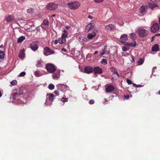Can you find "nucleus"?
<instances>
[{
	"label": "nucleus",
	"instance_id": "obj_1",
	"mask_svg": "<svg viewBox=\"0 0 160 160\" xmlns=\"http://www.w3.org/2000/svg\"><path fill=\"white\" fill-rule=\"evenodd\" d=\"M68 7L71 9L75 10L78 9L80 6V4L77 1H75L67 4Z\"/></svg>",
	"mask_w": 160,
	"mask_h": 160
},
{
	"label": "nucleus",
	"instance_id": "obj_2",
	"mask_svg": "<svg viewBox=\"0 0 160 160\" xmlns=\"http://www.w3.org/2000/svg\"><path fill=\"white\" fill-rule=\"evenodd\" d=\"M46 68L47 71L50 73L54 72L56 69V68L54 64L50 63L47 64L46 66Z\"/></svg>",
	"mask_w": 160,
	"mask_h": 160
},
{
	"label": "nucleus",
	"instance_id": "obj_3",
	"mask_svg": "<svg viewBox=\"0 0 160 160\" xmlns=\"http://www.w3.org/2000/svg\"><path fill=\"white\" fill-rule=\"evenodd\" d=\"M95 21L94 20H92L89 24L87 25L85 30V32H88L94 27L95 25Z\"/></svg>",
	"mask_w": 160,
	"mask_h": 160
},
{
	"label": "nucleus",
	"instance_id": "obj_4",
	"mask_svg": "<svg viewBox=\"0 0 160 160\" xmlns=\"http://www.w3.org/2000/svg\"><path fill=\"white\" fill-rule=\"evenodd\" d=\"M149 34V32L145 29H140L139 30L138 34L141 37H144L147 36Z\"/></svg>",
	"mask_w": 160,
	"mask_h": 160
},
{
	"label": "nucleus",
	"instance_id": "obj_5",
	"mask_svg": "<svg viewBox=\"0 0 160 160\" xmlns=\"http://www.w3.org/2000/svg\"><path fill=\"white\" fill-rule=\"evenodd\" d=\"M43 53L45 56H48L50 54L54 53V51L51 50L49 47H46L44 48Z\"/></svg>",
	"mask_w": 160,
	"mask_h": 160
},
{
	"label": "nucleus",
	"instance_id": "obj_6",
	"mask_svg": "<svg viewBox=\"0 0 160 160\" xmlns=\"http://www.w3.org/2000/svg\"><path fill=\"white\" fill-rule=\"evenodd\" d=\"M159 29V26L157 23H153L151 27V32H156L158 31Z\"/></svg>",
	"mask_w": 160,
	"mask_h": 160
},
{
	"label": "nucleus",
	"instance_id": "obj_7",
	"mask_svg": "<svg viewBox=\"0 0 160 160\" xmlns=\"http://www.w3.org/2000/svg\"><path fill=\"white\" fill-rule=\"evenodd\" d=\"M57 6L58 5L54 3H49L47 5V8L48 9L54 11L58 8Z\"/></svg>",
	"mask_w": 160,
	"mask_h": 160
},
{
	"label": "nucleus",
	"instance_id": "obj_8",
	"mask_svg": "<svg viewBox=\"0 0 160 160\" xmlns=\"http://www.w3.org/2000/svg\"><path fill=\"white\" fill-rule=\"evenodd\" d=\"M30 47L32 50L34 51H36L38 50V47L37 43L36 42H33L30 45Z\"/></svg>",
	"mask_w": 160,
	"mask_h": 160
},
{
	"label": "nucleus",
	"instance_id": "obj_9",
	"mask_svg": "<svg viewBox=\"0 0 160 160\" xmlns=\"http://www.w3.org/2000/svg\"><path fill=\"white\" fill-rule=\"evenodd\" d=\"M128 36L127 34H124L121 36L120 37V41L124 45H125V43H126V41L128 39Z\"/></svg>",
	"mask_w": 160,
	"mask_h": 160
},
{
	"label": "nucleus",
	"instance_id": "obj_10",
	"mask_svg": "<svg viewBox=\"0 0 160 160\" xmlns=\"http://www.w3.org/2000/svg\"><path fill=\"white\" fill-rule=\"evenodd\" d=\"M93 68L90 66H87L85 68L84 72L86 73L89 74L92 73L93 71Z\"/></svg>",
	"mask_w": 160,
	"mask_h": 160
},
{
	"label": "nucleus",
	"instance_id": "obj_11",
	"mask_svg": "<svg viewBox=\"0 0 160 160\" xmlns=\"http://www.w3.org/2000/svg\"><path fill=\"white\" fill-rule=\"evenodd\" d=\"M115 89V88L113 85H109L106 87L105 91L107 93H109L114 90Z\"/></svg>",
	"mask_w": 160,
	"mask_h": 160
},
{
	"label": "nucleus",
	"instance_id": "obj_12",
	"mask_svg": "<svg viewBox=\"0 0 160 160\" xmlns=\"http://www.w3.org/2000/svg\"><path fill=\"white\" fill-rule=\"evenodd\" d=\"M93 70L95 74L98 73L101 74L102 73V71L101 68H100L99 67H95L93 68Z\"/></svg>",
	"mask_w": 160,
	"mask_h": 160
},
{
	"label": "nucleus",
	"instance_id": "obj_13",
	"mask_svg": "<svg viewBox=\"0 0 160 160\" xmlns=\"http://www.w3.org/2000/svg\"><path fill=\"white\" fill-rule=\"evenodd\" d=\"M58 86H60L61 89L62 91H65L69 89V87L63 84H58Z\"/></svg>",
	"mask_w": 160,
	"mask_h": 160
},
{
	"label": "nucleus",
	"instance_id": "obj_14",
	"mask_svg": "<svg viewBox=\"0 0 160 160\" xmlns=\"http://www.w3.org/2000/svg\"><path fill=\"white\" fill-rule=\"evenodd\" d=\"M23 90L24 89L23 88H19L17 90V92L20 97V96L23 95Z\"/></svg>",
	"mask_w": 160,
	"mask_h": 160
},
{
	"label": "nucleus",
	"instance_id": "obj_15",
	"mask_svg": "<svg viewBox=\"0 0 160 160\" xmlns=\"http://www.w3.org/2000/svg\"><path fill=\"white\" fill-rule=\"evenodd\" d=\"M14 20L13 17L11 15H8L6 17V21L7 22H13Z\"/></svg>",
	"mask_w": 160,
	"mask_h": 160
},
{
	"label": "nucleus",
	"instance_id": "obj_16",
	"mask_svg": "<svg viewBox=\"0 0 160 160\" xmlns=\"http://www.w3.org/2000/svg\"><path fill=\"white\" fill-rule=\"evenodd\" d=\"M114 28L115 27L112 24H109L105 26V28L108 30H113Z\"/></svg>",
	"mask_w": 160,
	"mask_h": 160
},
{
	"label": "nucleus",
	"instance_id": "obj_17",
	"mask_svg": "<svg viewBox=\"0 0 160 160\" xmlns=\"http://www.w3.org/2000/svg\"><path fill=\"white\" fill-rule=\"evenodd\" d=\"M152 50L153 52H157L159 50V45L156 44L153 45L152 48Z\"/></svg>",
	"mask_w": 160,
	"mask_h": 160
},
{
	"label": "nucleus",
	"instance_id": "obj_18",
	"mask_svg": "<svg viewBox=\"0 0 160 160\" xmlns=\"http://www.w3.org/2000/svg\"><path fill=\"white\" fill-rule=\"evenodd\" d=\"M58 41L60 44H64L66 42V39L65 38L62 37L61 38H59Z\"/></svg>",
	"mask_w": 160,
	"mask_h": 160
},
{
	"label": "nucleus",
	"instance_id": "obj_19",
	"mask_svg": "<svg viewBox=\"0 0 160 160\" xmlns=\"http://www.w3.org/2000/svg\"><path fill=\"white\" fill-rule=\"evenodd\" d=\"M60 72L56 71L53 74L52 78L54 79H57L59 77Z\"/></svg>",
	"mask_w": 160,
	"mask_h": 160
},
{
	"label": "nucleus",
	"instance_id": "obj_20",
	"mask_svg": "<svg viewBox=\"0 0 160 160\" xmlns=\"http://www.w3.org/2000/svg\"><path fill=\"white\" fill-rule=\"evenodd\" d=\"M110 68L111 70V71L112 72L114 73H115L117 75L118 77H119V75L118 74V72L115 67H113L112 68Z\"/></svg>",
	"mask_w": 160,
	"mask_h": 160
},
{
	"label": "nucleus",
	"instance_id": "obj_21",
	"mask_svg": "<svg viewBox=\"0 0 160 160\" xmlns=\"http://www.w3.org/2000/svg\"><path fill=\"white\" fill-rule=\"evenodd\" d=\"M125 45L128 46H129L130 47H134L136 46V42L135 41H134L133 43L131 42H126V43H125Z\"/></svg>",
	"mask_w": 160,
	"mask_h": 160
},
{
	"label": "nucleus",
	"instance_id": "obj_22",
	"mask_svg": "<svg viewBox=\"0 0 160 160\" xmlns=\"http://www.w3.org/2000/svg\"><path fill=\"white\" fill-rule=\"evenodd\" d=\"M11 95L12 96V98L14 99H19L20 97L17 92L12 93Z\"/></svg>",
	"mask_w": 160,
	"mask_h": 160
},
{
	"label": "nucleus",
	"instance_id": "obj_23",
	"mask_svg": "<svg viewBox=\"0 0 160 160\" xmlns=\"http://www.w3.org/2000/svg\"><path fill=\"white\" fill-rule=\"evenodd\" d=\"M96 35L95 32H94L93 33H90L88 34L87 36V37L89 39L92 38Z\"/></svg>",
	"mask_w": 160,
	"mask_h": 160
},
{
	"label": "nucleus",
	"instance_id": "obj_24",
	"mask_svg": "<svg viewBox=\"0 0 160 160\" xmlns=\"http://www.w3.org/2000/svg\"><path fill=\"white\" fill-rule=\"evenodd\" d=\"M24 50L23 49H22L20 50L19 53V57L20 58H23L24 56Z\"/></svg>",
	"mask_w": 160,
	"mask_h": 160
},
{
	"label": "nucleus",
	"instance_id": "obj_25",
	"mask_svg": "<svg viewBox=\"0 0 160 160\" xmlns=\"http://www.w3.org/2000/svg\"><path fill=\"white\" fill-rule=\"evenodd\" d=\"M25 39V37L24 36H21L18 38L17 42L18 43H21Z\"/></svg>",
	"mask_w": 160,
	"mask_h": 160
},
{
	"label": "nucleus",
	"instance_id": "obj_26",
	"mask_svg": "<svg viewBox=\"0 0 160 160\" xmlns=\"http://www.w3.org/2000/svg\"><path fill=\"white\" fill-rule=\"evenodd\" d=\"M34 74L36 77H37L42 76V73L39 70H38L36 71V72H35Z\"/></svg>",
	"mask_w": 160,
	"mask_h": 160
},
{
	"label": "nucleus",
	"instance_id": "obj_27",
	"mask_svg": "<svg viewBox=\"0 0 160 160\" xmlns=\"http://www.w3.org/2000/svg\"><path fill=\"white\" fill-rule=\"evenodd\" d=\"M68 31L66 30L63 31V32L62 33V37L66 38L67 37Z\"/></svg>",
	"mask_w": 160,
	"mask_h": 160
},
{
	"label": "nucleus",
	"instance_id": "obj_28",
	"mask_svg": "<svg viewBox=\"0 0 160 160\" xmlns=\"http://www.w3.org/2000/svg\"><path fill=\"white\" fill-rule=\"evenodd\" d=\"M47 95H49V97H48V99L51 101H53L54 99V96L51 93V94H47Z\"/></svg>",
	"mask_w": 160,
	"mask_h": 160
},
{
	"label": "nucleus",
	"instance_id": "obj_29",
	"mask_svg": "<svg viewBox=\"0 0 160 160\" xmlns=\"http://www.w3.org/2000/svg\"><path fill=\"white\" fill-rule=\"evenodd\" d=\"M143 62L144 61L141 58H140L138 61L137 62L138 65H140L143 64Z\"/></svg>",
	"mask_w": 160,
	"mask_h": 160
},
{
	"label": "nucleus",
	"instance_id": "obj_30",
	"mask_svg": "<svg viewBox=\"0 0 160 160\" xmlns=\"http://www.w3.org/2000/svg\"><path fill=\"white\" fill-rule=\"evenodd\" d=\"M146 7H145L144 6H142L141 8V13H143L144 12L146 11Z\"/></svg>",
	"mask_w": 160,
	"mask_h": 160
},
{
	"label": "nucleus",
	"instance_id": "obj_31",
	"mask_svg": "<svg viewBox=\"0 0 160 160\" xmlns=\"http://www.w3.org/2000/svg\"><path fill=\"white\" fill-rule=\"evenodd\" d=\"M4 53L2 51H0V58L2 59L4 58Z\"/></svg>",
	"mask_w": 160,
	"mask_h": 160
},
{
	"label": "nucleus",
	"instance_id": "obj_32",
	"mask_svg": "<svg viewBox=\"0 0 160 160\" xmlns=\"http://www.w3.org/2000/svg\"><path fill=\"white\" fill-rule=\"evenodd\" d=\"M48 88L50 90H52L54 88V86L52 84H50L48 85Z\"/></svg>",
	"mask_w": 160,
	"mask_h": 160
},
{
	"label": "nucleus",
	"instance_id": "obj_33",
	"mask_svg": "<svg viewBox=\"0 0 160 160\" xmlns=\"http://www.w3.org/2000/svg\"><path fill=\"white\" fill-rule=\"evenodd\" d=\"M48 20L46 19L44 20L43 21V24L46 26L48 25Z\"/></svg>",
	"mask_w": 160,
	"mask_h": 160
},
{
	"label": "nucleus",
	"instance_id": "obj_34",
	"mask_svg": "<svg viewBox=\"0 0 160 160\" xmlns=\"http://www.w3.org/2000/svg\"><path fill=\"white\" fill-rule=\"evenodd\" d=\"M101 62L103 64L106 65L107 63V60L106 59H102Z\"/></svg>",
	"mask_w": 160,
	"mask_h": 160
},
{
	"label": "nucleus",
	"instance_id": "obj_35",
	"mask_svg": "<svg viewBox=\"0 0 160 160\" xmlns=\"http://www.w3.org/2000/svg\"><path fill=\"white\" fill-rule=\"evenodd\" d=\"M150 7H151V8L152 9L156 7H158V5L156 4L151 3V4L150 5Z\"/></svg>",
	"mask_w": 160,
	"mask_h": 160
},
{
	"label": "nucleus",
	"instance_id": "obj_36",
	"mask_svg": "<svg viewBox=\"0 0 160 160\" xmlns=\"http://www.w3.org/2000/svg\"><path fill=\"white\" fill-rule=\"evenodd\" d=\"M17 84V82L16 80H13L11 82V84L12 85H15Z\"/></svg>",
	"mask_w": 160,
	"mask_h": 160
},
{
	"label": "nucleus",
	"instance_id": "obj_37",
	"mask_svg": "<svg viewBox=\"0 0 160 160\" xmlns=\"http://www.w3.org/2000/svg\"><path fill=\"white\" fill-rule=\"evenodd\" d=\"M37 66L38 67H43V64L40 62H38L37 64Z\"/></svg>",
	"mask_w": 160,
	"mask_h": 160
},
{
	"label": "nucleus",
	"instance_id": "obj_38",
	"mask_svg": "<svg viewBox=\"0 0 160 160\" xmlns=\"http://www.w3.org/2000/svg\"><path fill=\"white\" fill-rule=\"evenodd\" d=\"M130 38L133 39H134L136 38V34L133 33H131L130 35Z\"/></svg>",
	"mask_w": 160,
	"mask_h": 160
},
{
	"label": "nucleus",
	"instance_id": "obj_39",
	"mask_svg": "<svg viewBox=\"0 0 160 160\" xmlns=\"http://www.w3.org/2000/svg\"><path fill=\"white\" fill-rule=\"evenodd\" d=\"M61 100L62 102H65L68 101V99L65 98H61Z\"/></svg>",
	"mask_w": 160,
	"mask_h": 160
},
{
	"label": "nucleus",
	"instance_id": "obj_40",
	"mask_svg": "<svg viewBox=\"0 0 160 160\" xmlns=\"http://www.w3.org/2000/svg\"><path fill=\"white\" fill-rule=\"evenodd\" d=\"M122 49L123 51L125 52L128 50L129 48H127L126 46H124L122 47Z\"/></svg>",
	"mask_w": 160,
	"mask_h": 160
},
{
	"label": "nucleus",
	"instance_id": "obj_41",
	"mask_svg": "<svg viewBox=\"0 0 160 160\" xmlns=\"http://www.w3.org/2000/svg\"><path fill=\"white\" fill-rule=\"evenodd\" d=\"M26 74V73L25 72H23L20 73L19 76L20 77H23L25 76Z\"/></svg>",
	"mask_w": 160,
	"mask_h": 160
},
{
	"label": "nucleus",
	"instance_id": "obj_42",
	"mask_svg": "<svg viewBox=\"0 0 160 160\" xmlns=\"http://www.w3.org/2000/svg\"><path fill=\"white\" fill-rule=\"evenodd\" d=\"M33 11V10L32 9H29L27 10V12L29 13H31Z\"/></svg>",
	"mask_w": 160,
	"mask_h": 160
},
{
	"label": "nucleus",
	"instance_id": "obj_43",
	"mask_svg": "<svg viewBox=\"0 0 160 160\" xmlns=\"http://www.w3.org/2000/svg\"><path fill=\"white\" fill-rule=\"evenodd\" d=\"M105 53V50H104L103 49L100 52V55H104Z\"/></svg>",
	"mask_w": 160,
	"mask_h": 160
},
{
	"label": "nucleus",
	"instance_id": "obj_44",
	"mask_svg": "<svg viewBox=\"0 0 160 160\" xmlns=\"http://www.w3.org/2000/svg\"><path fill=\"white\" fill-rule=\"evenodd\" d=\"M94 101L93 99H92L90 100L89 102V103L90 104H94Z\"/></svg>",
	"mask_w": 160,
	"mask_h": 160
},
{
	"label": "nucleus",
	"instance_id": "obj_45",
	"mask_svg": "<svg viewBox=\"0 0 160 160\" xmlns=\"http://www.w3.org/2000/svg\"><path fill=\"white\" fill-rule=\"evenodd\" d=\"M127 82L128 84H131L132 83V82L129 79H127Z\"/></svg>",
	"mask_w": 160,
	"mask_h": 160
},
{
	"label": "nucleus",
	"instance_id": "obj_46",
	"mask_svg": "<svg viewBox=\"0 0 160 160\" xmlns=\"http://www.w3.org/2000/svg\"><path fill=\"white\" fill-rule=\"evenodd\" d=\"M129 98V96L128 95H125L124 96V98L126 99H128Z\"/></svg>",
	"mask_w": 160,
	"mask_h": 160
},
{
	"label": "nucleus",
	"instance_id": "obj_47",
	"mask_svg": "<svg viewBox=\"0 0 160 160\" xmlns=\"http://www.w3.org/2000/svg\"><path fill=\"white\" fill-rule=\"evenodd\" d=\"M132 62H135V58L133 56H132Z\"/></svg>",
	"mask_w": 160,
	"mask_h": 160
},
{
	"label": "nucleus",
	"instance_id": "obj_48",
	"mask_svg": "<svg viewBox=\"0 0 160 160\" xmlns=\"http://www.w3.org/2000/svg\"><path fill=\"white\" fill-rule=\"evenodd\" d=\"M54 93L55 94H56L57 96H58L59 95V92L57 90L55 91L54 92Z\"/></svg>",
	"mask_w": 160,
	"mask_h": 160
},
{
	"label": "nucleus",
	"instance_id": "obj_49",
	"mask_svg": "<svg viewBox=\"0 0 160 160\" xmlns=\"http://www.w3.org/2000/svg\"><path fill=\"white\" fill-rule=\"evenodd\" d=\"M94 1L97 2H102L103 0H94Z\"/></svg>",
	"mask_w": 160,
	"mask_h": 160
},
{
	"label": "nucleus",
	"instance_id": "obj_50",
	"mask_svg": "<svg viewBox=\"0 0 160 160\" xmlns=\"http://www.w3.org/2000/svg\"><path fill=\"white\" fill-rule=\"evenodd\" d=\"M61 49L62 51H63L65 52H67V50L65 48H61Z\"/></svg>",
	"mask_w": 160,
	"mask_h": 160
},
{
	"label": "nucleus",
	"instance_id": "obj_51",
	"mask_svg": "<svg viewBox=\"0 0 160 160\" xmlns=\"http://www.w3.org/2000/svg\"><path fill=\"white\" fill-rule=\"evenodd\" d=\"M58 40H56L54 42V44L55 45L57 44L58 43Z\"/></svg>",
	"mask_w": 160,
	"mask_h": 160
},
{
	"label": "nucleus",
	"instance_id": "obj_52",
	"mask_svg": "<svg viewBox=\"0 0 160 160\" xmlns=\"http://www.w3.org/2000/svg\"><path fill=\"white\" fill-rule=\"evenodd\" d=\"M133 86L135 87H137V85L135 84V83H133Z\"/></svg>",
	"mask_w": 160,
	"mask_h": 160
},
{
	"label": "nucleus",
	"instance_id": "obj_53",
	"mask_svg": "<svg viewBox=\"0 0 160 160\" xmlns=\"http://www.w3.org/2000/svg\"><path fill=\"white\" fill-rule=\"evenodd\" d=\"M155 36H160V33H157L155 35Z\"/></svg>",
	"mask_w": 160,
	"mask_h": 160
},
{
	"label": "nucleus",
	"instance_id": "obj_54",
	"mask_svg": "<svg viewBox=\"0 0 160 160\" xmlns=\"http://www.w3.org/2000/svg\"><path fill=\"white\" fill-rule=\"evenodd\" d=\"M88 18L91 19H92V16H90V15H89L88 16Z\"/></svg>",
	"mask_w": 160,
	"mask_h": 160
},
{
	"label": "nucleus",
	"instance_id": "obj_55",
	"mask_svg": "<svg viewBox=\"0 0 160 160\" xmlns=\"http://www.w3.org/2000/svg\"><path fill=\"white\" fill-rule=\"evenodd\" d=\"M98 52L97 51H95L94 53V54H97Z\"/></svg>",
	"mask_w": 160,
	"mask_h": 160
},
{
	"label": "nucleus",
	"instance_id": "obj_56",
	"mask_svg": "<svg viewBox=\"0 0 160 160\" xmlns=\"http://www.w3.org/2000/svg\"><path fill=\"white\" fill-rule=\"evenodd\" d=\"M142 87V86L141 85H137V87Z\"/></svg>",
	"mask_w": 160,
	"mask_h": 160
},
{
	"label": "nucleus",
	"instance_id": "obj_57",
	"mask_svg": "<svg viewBox=\"0 0 160 160\" xmlns=\"http://www.w3.org/2000/svg\"><path fill=\"white\" fill-rule=\"evenodd\" d=\"M3 47V46L2 44L0 46V48H2Z\"/></svg>",
	"mask_w": 160,
	"mask_h": 160
},
{
	"label": "nucleus",
	"instance_id": "obj_58",
	"mask_svg": "<svg viewBox=\"0 0 160 160\" xmlns=\"http://www.w3.org/2000/svg\"><path fill=\"white\" fill-rule=\"evenodd\" d=\"M2 96V94L1 93V91H0V98Z\"/></svg>",
	"mask_w": 160,
	"mask_h": 160
},
{
	"label": "nucleus",
	"instance_id": "obj_59",
	"mask_svg": "<svg viewBox=\"0 0 160 160\" xmlns=\"http://www.w3.org/2000/svg\"><path fill=\"white\" fill-rule=\"evenodd\" d=\"M56 16L55 14H53L52 15V17H54Z\"/></svg>",
	"mask_w": 160,
	"mask_h": 160
},
{
	"label": "nucleus",
	"instance_id": "obj_60",
	"mask_svg": "<svg viewBox=\"0 0 160 160\" xmlns=\"http://www.w3.org/2000/svg\"><path fill=\"white\" fill-rule=\"evenodd\" d=\"M158 94L159 95H160V90H159L158 92Z\"/></svg>",
	"mask_w": 160,
	"mask_h": 160
},
{
	"label": "nucleus",
	"instance_id": "obj_61",
	"mask_svg": "<svg viewBox=\"0 0 160 160\" xmlns=\"http://www.w3.org/2000/svg\"><path fill=\"white\" fill-rule=\"evenodd\" d=\"M66 29H68V26L66 27Z\"/></svg>",
	"mask_w": 160,
	"mask_h": 160
},
{
	"label": "nucleus",
	"instance_id": "obj_62",
	"mask_svg": "<svg viewBox=\"0 0 160 160\" xmlns=\"http://www.w3.org/2000/svg\"><path fill=\"white\" fill-rule=\"evenodd\" d=\"M153 38H154V37H152V39H153Z\"/></svg>",
	"mask_w": 160,
	"mask_h": 160
},
{
	"label": "nucleus",
	"instance_id": "obj_63",
	"mask_svg": "<svg viewBox=\"0 0 160 160\" xmlns=\"http://www.w3.org/2000/svg\"><path fill=\"white\" fill-rule=\"evenodd\" d=\"M108 53V54H109L108 52V53Z\"/></svg>",
	"mask_w": 160,
	"mask_h": 160
},
{
	"label": "nucleus",
	"instance_id": "obj_64",
	"mask_svg": "<svg viewBox=\"0 0 160 160\" xmlns=\"http://www.w3.org/2000/svg\"><path fill=\"white\" fill-rule=\"evenodd\" d=\"M108 53V54H109L108 52V53Z\"/></svg>",
	"mask_w": 160,
	"mask_h": 160
}]
</instances>
